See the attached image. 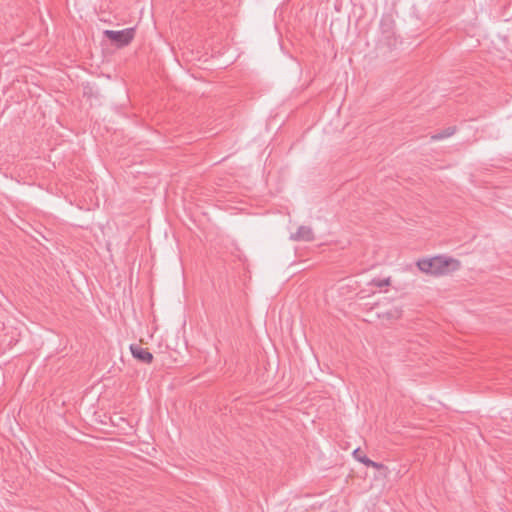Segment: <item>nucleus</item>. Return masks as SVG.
<instances>
[{"label":"nucleus","instance_id":"1","mask_svg":"<svg viewBox=\"0 0 512 512\" xmlns=\"http://www.w3.org/2000/svg\"><path fill=\"white\" fill-rule=\"evenodd\" d=\"M417 267L425 274L441 276L458 270L460 261L451 257L435 256L418 260Z\"/></svg>","mask_w":512,"mask_h":512},{"label":"nucleus","instance_id":"2","mask_svg":"<svg viewBox=\"0 0 512 512\" xmlns=\"http://www.w3.org/2000/svg\"><path fill=\"white\" fill-rule=\"evenodd\" d=\"M104 35L119 47L128 45L135 36L134 28H126L120 31L105 30Z\"/></svg>","mask_w":512,"mask_h":512},{"label":"nucleus","instance_id":"3","mask_svg":"<svg viewBox=\"0 0 512 512\" xmlns=\"http://www.w3.org/2000/svg\"><path fill=\"white\" fill-rule=\"evenodd\" d=\"M130 351L134 358L143 363H151L153 360V355L149 352V350L141 347L138 344H131Z\"/></svg>","mask_w":512,"mask_h":512},{"label":"nucleus","instance_id":"4","mask_svg":"<svg viewBox=\"0 0 512 512\" xmlns=\"http://www.w3.org/2000/svg\"><path fill=\"white\" fill-rule=\"evenodd\" d=\"M291 239L294 241H312L314 239V233L309 226H300L297 231L291 235Z\"/></svg>","mask_w":512,"mask_h":512},{"label":"nucleus","instance_id":"5","mask_svg":"<svg viewBox=\"0 0 512 512\" xmlns=\"http://www.w3.org/2000/svg\"><path fill=\"white\" fill-rule=\"evenodd\" d=\"M454 133H455V128L448 127L446 129H444L442 132L432 135L431 139L434 141L442 140V139L452 136Z\"/></svg>","mask_w":512,"mask_h":512},{"label":"nucleus","instance_id":"6","mask_svg":"<svg viewBox=\"0 0 512 512\" xmlns=\"http://www.w3.org/2000/svg\"><path fill=\"white\" fill-rule=\"evenodd\" d=\"M353 456L354 458L363 463L364 465L367 466L368 462H369V458L360 450V448H356L354 451H353Z\"/></svg>","mask_w":512,"mask_h":512},{"label":"nucleus","instance_id":"7","mask_svg":"<svg viewBox=\"0 0 512 512\" xmlns=\"http://www.w3.org/2000/svg\"><path fill=\"white\" fill-rule=\"evenodd\" d=\"M371 284L376 286V287L382 288V287L390 285V278L373 279Z\"/></svg>","mask_w":512,"mask_h":512},{"label":"nucleus","instance_id":"8","mask_svg":"<svg viewBox=\"0 0 512 512\" xmlns=\"http://www.w3.org/2000/svg\"><path fill=\"white\" fill-rule=\"evenodd\" d=\"M367 467H373L375 469H381L383 468V464L381 463H377V462H374L372 461L371 459L369 460L368 464H367Z\"/></svg>","mask_w":512,"mask_h":512}]
</instances>
